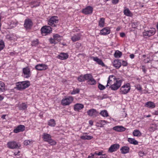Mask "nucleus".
Instances as JSON below:
<instances>
[{"label":"nucleus","instance_id":"f257e3e1","mask_svg":"<svg viewBox=\"0 0 158 158\" xmlns=\"http://www.w3.org/2000/svg\"><path fill=\"white\" fill-rule=\"evenodd\" d=\"M42 136L44 140V141L48 142L51 145H54L56 144V142L52 139L51 136L50 134L44 133Z\"/></svg>","mask_w":158,"mask_h":158},{"label":"nucleus","instance_id":"f03ea898","mask_svg":"<svg viewBox=\"0 0 158 158\" xmlns=\"http://www.w3.org/2000/svg\"><path fill=\"white\" fill-rule=\"evenodd\" d=\"M30 83L29 81H26L19 82L17 85V88L20 90H23L29 87Z\"/></svg>","mask_w":158,"mask_h":158},{"label":"nucleus","instance_id":"7ed1b4c3","mask_svg":"<svg viewBox=\"0 0 158 158\" xmlns=\"http://www.w3.org/2000/svg\"><path fill=\"white\" fill-rule=\"evenodd\" d=\"M85 80H88V84L91 85H95L96 83V81L93 78L92 75L90 74H87L84 75Z\"/></svg>","mask_w":158,"mask_h":158},{"label":"nucleus","instance_id":"20e7f679","mask_svg":"<svg viewBox=\"0 0 158 158\" xmlns=\"http://www.w3.org/2000/svg\"><path fill=\"white\" fill-rule=\"evenodd\" d=\"M59 20L58 17L56 16H53L50 18L48 21L49 25L52 27H56V24L58 23Z\"/></svg>","mask_w":158,"mask_h":158},{"label":"nucleus","instance_id":"39448f33","mask_svg":"<svg viewBox=\"0 0 158 158\" xmlns=\"http://www.w3.org/2000/svg\"><path fill=\"white\" fill-rule=\"evenodd\" d=\"M130 89V84L127 83L122 86L120 89V92L123 94H126L129 91Z\"/></svg>","mask_w":158,"mask_h":158},{"label":"nucleus","instance_id":"423d86ee","mask_svg":"<svg viewBox=\"0 0 158 158\" xmlns=\"http://www.w3.org/2000/svg\"><path fill=\"white\" fill-rule=\"evenodd\" d=\"M116 81L113 84L109 87L113 90H117L120 86L122 83L121 80H116Z\"/></svg>","mask_w":158,"mask_h":158},{"label":"nucleus","instance_id":"0eeeda50","mask_svg":"<svg viewBox=\"0 0 158 158\" xmlns=\"http://www.w3.org/2000/svg\"><path fill=\"white\" fill-rule=\"evenodd\" d=\"M52 29L49 26H44L42 27L41 29V33L43 35H46L52 31Z\"/></svg>","mask_w":158,"mask_h":158},{"label":"nucleus","instance_id":"6e6552de","mask_svg":"<svg viewBox=\"0 0 158 158\" xmlns=\"http://www.w3.org/2000/svg\"><path fill=\"white\" fill-rule=\"evenodd\" d=\"M73 100V97L69 96L63 99L61 101V104L63 106L69 105Z\"/></svg>","mask_w":158,"mask_h":158},{"label":"nucleus","instance_id":"1a4fd4ad","mask_svg":"<svg viewBox=\"0 0 158 158\" xmlns=\"http://www.w3.org/2000/svg\"><path fill=\"white\" fill-rule=\"evenodd\" d=\"M33 25L31 20L29 19H26L24 22V27L26 29H30Z\"/></svg>","mask_w":158,"mask_h":158},{"label":"nucleus","instance_id":"9d476101","mask_svg":"<svg viewBox=\"0 0 158 158\" xmlns=\"http://www.w3.org/2000/svg\"><path fill=\"white\" fill-rule=\"evenodd\" d=\"M7 147L11 149H14L19 148L20 145L19 146L17 143L15 141H10L7 143Z\"/></svg>","mask_w":158,"mask_h":158},{"label":"nucleus","instance_id":"9b49d317","mask_svg":"<svg viewBox=\"0 0 158 158\" xmlns=\"http://www.w3.org/2000/svg\"><path fill=\"white\" fill-rule=\"evenodd\" d=\"M23 77L28 78L31 76V74L30 69L27 67L23 69Z\"/></svg>","mask_w":158,"mask_h":158},{"label":"nucleus","instance_id":"f8f14e48","mask_svg":"<svg viewBox=\"0 0 158 158\" xmlns=\"http://www.w3.org/2000/svg\"><path fill=\"white\" fill-rule=\"evenodd\" d=\"M87 113L89 116L94 118L98 115V112L95 109H92L88 110Z\"/></svg>","mask_w":158,"mask_h":158},{"label":"nucleus","instance_id":"ddd939ff","mask_svg":"<svg viewBox=\"0 0 158 158\" xmlns=\"http://www.w3.org/2000/svg\"><path fill=\"white\" fill-rule=\"evenodd\" d=\"M35 69L39 71H42L48 69V66L47 65L45 64H38L36 65L35 66Z\"/></svg>","mask_w":158,"mask_h":158},{"label":"nucleus","instance_id":"4468645a","mask_svg":"<svg viewBox=\"0 0 158 158\" xmlns=\"http://www.w3.org/2000/svg\"><path fill=\"white\" fill-rule=\"evenodd\" d=\"M117 80V79L113 75H110V76L108 78V80L107 82V84L106 85V87H107L108 86H110V85H111L113 84V81H115Z\"/></svg>","mask_w":158,"mask_h":158},{"label":"nucleus","instance_id":"2eb2a0df","mask_svg":"<svg viewBox=\"0 0 158 158\" xmlns=\"http://www.w3.org/2000/svg\"><path fill=\"white\" fill-rule=\"evenodd\" d=\"M93 8L92 7L88 6L85 8L83 9L82 12L85 15L91 14L92 13Z\"/></svg>","mask_w":158,"mask_h":158},{"label":"nucleus","instance_id":"dca6fc26","mask_svg":"<svg viewBox=\"0 0 158 158\" xmlns=\"http://www.w3.org/2000/svg\"><path fill=\"white\" fill-rule=\"evenodd\" d=\"M25 127L24 125H20L18 126L14 130V132L15 133H18L20 132H23L25 130Z\"/></svg>","mask_w":158,"mask_h":158},{"label":"nucleus","instance_id":"f3484780","mask_svg":"<svg viewBox=\"0 0 158 158\" xmlns=\"http://www.w3.org/2000/svg\"><path fill=\"white\" fill-rule=\"evenodd\" d=\"M119 145L118 144H115L111 145L108 149V151L112 152L116 151L119 148Z\"/></svg>","mask_w":158,"mask_h":158},{"label":"nucleus","instance_id":"a211bd4d","mask_svg":"<svg viewBox=\"0 0 158 158\" xmlns=\"http://www.w3.org/2000/svg\"><path fill=\"white\" fill-rule=\"evenodd\" d=\"M121 60H116L113 62V65L116 68L119 69L121 65Z\"/></svg>","mask_w":158,"mask_h":158},{"label":"nucleus","instance_id":"6ab92c4d","mask_svg":"<svg viewBox=\"0 0 158 158\" xmlns=\"http://www.w3.org/2000/svg\"><path fill=\"white\" fill-rule=\"evenodd\" d=\"M155 32V30L154 29H151L148 31H147L143 32L144 35L148 36H151L154 35Z\"/></svg>","mask_w":158,"mask_h":158},{"label":"nucleus","instance_id":"aec40b11","mask_svg":"<svg viewBox=\"0 0 158 158\" xmlns=\"http://www.w3.org/2000/svg\"><path fill=\"white\" fill-rule=\"evenodd\" d=\"M110 30L109 27H105L100 31V34L102 35H106L110 33Z\"/></svg>","mask_w":158,"mask_h":158},{"label":"nucleus","instance_id":"412c9836","mask_svg":"<svg viewBox=\"0 0 158 158\" xmlns=\"http://www.w3.org/2000/svg\"><path fill=\"white\" fill-rule=\"evenodd\" d=\"M113 129L117 132H123L125 131L126 128L122 126H117L114 127Z\"/></svg>","mask_w":158,"mask_h":158},{"label":"nucleus","instance_id":"4be33fe9","mask_svg":"<svg viewBox=\"0 0 158 158\" xmlns=\"http://www.w3.org/2000/svg\"><path fill=\"white\" fill-rule=\"evenodd\" d=\"M69 55L67 53L61 52L58 56V58L61 60H64L67 59Z\"/></svg>","mask_w":158,"mask_h":158},{"label":"nucleus","instance_id":"5701e85b","mask_svg":"<svg viewBox=\"0 0 158 158\" xmlns=\"http://www.w3.org/2000/svg\"><path fill=\"white\" fill-rule=\"evenodd\" d=\"M87 133H84L83 135L80 136V138L83 140H90L92 139L93 138V137L90 135H87Z\"/></svg>","mask_w":158,"mask_h":158},{"label":"nucleus","instance_id":"b1692460","mask_svg":"<svg viewBox=\"0 0 158 158\" xmlns=\"http://www.w3.org/2000/svg\"><path fill=\"white\" fill-rule=\"evenodd\" d=\"M81 38V35L79 34H76L71 37V40L73 42L79 40Z\"/></svg>","mask_w":158,"mask_h":158},{"label":"nucleus","instance_id":"393cba45","mask_svg":"<svg viewBox=\"0 0 158 158\" xmlns=\"http://www.w3.org/2000/svg\"><path fill=\"white\" fill-rule=\"evenodd\" d=\"M83 107L84 106L83 104L77 103L74 106V110L75 111H78L83 109Z\"/></svg>","mask_w":158,"mask_h":158},{"label":"nucleus","instance_id":"a878e982","mask_svg":"<svg viewBox=\"0 0 158 158\" xmlns=\"http://www.w3.org/2000/svg\"><path fill=\"white\" fill-rule=\"evenodd\" d=\"M145 106L149 108H153L155 107V105L154 103L152 102H148L145 104Z\"/></svg>","mask_w":158,"mask_h":158},{"label":"nucleus","instance_id":"bb28decb","mask_svg":"<svg viewBox=\"0 0 158 158\" xmlns=\"http://www.w3.org/2000/svg\"><path fill=\"white\" fill-rule=\"evenodd\" d=\"M129 148L127 146H124L122 147L121 149V152L122 154H125L128 153L129 151Z\"/></svg>","mask_w":158,"mask_h":158},{"label":"nucleus","instance_id":"cd10ccee","mask_svg":"<svg viewBox=\"0 0 158 158\" xmlns=\"http://www.w3.org/2000/svg\"><path fill=\"white\" fill-rule=\"evenodd\" d=\"M92 58L93 60L95 61H96L99 65H101L103 66L105 65L103 63L102 60L99 59H98L97 57H93Z\"/></svg>","mask_w":158,"mask_h":158},{"label":"nucleus","instance_id":"c85d7f7f","mask_svg":"<svg viewBox=\"0 0 158 158\" xmlns=\"http://www.w3.org/2000/svg\"><path fill=\"white\" fill-rule=\"evenodd\" d=\"M108 122L105 120H101L99 122L97 123V124H100V125H98V127H103L104 125L106 124Z\"/></svg>","mask_w":158,"mask_h":158},{"label":"nucleus","instance_id":"c756f323","mask_svg":"<svg viewBox=\"0 0 158 158\" xmlns=\"http://www.w3.org/2000/svg\"><path fill=\"white\" fill-rule=\"evenodd\" d=\"M127 140L130 143L132 144L135 145L138 144V142L134 139L128 138Z\"/></svg>","mask_w":158,"mask_h":158},{"label":"nucleus","instance_id":"7c9ffc66","mask_svg":"<svg viewBox=\"0 0 158 158\" xmlns=\"http://www.w3.org/2000/svg\"><path fill=\"white\" fill-rule=\"evenodd\" d=\"M105 19L103 18H101L98 22V25L101 27H103L104 26Z\"/></svg>","mask_w":158,"mask_h":158},{"label":"nucleus","instance_id":"2f4dec72","mask_svg":"<svg viewBox=\"0 0 158 158\" xmlns=\"http://www.w3.org/2000/svg\"><path fill=\"white\" fill-rule=\"evenodd\" d=\"M48 125L49 126L54 127L55 126L56 124L55 121L54 119H51L48 122Z\"/></svg>","mask_w":158,"mask_h":158},{"label":"nucleus","instance_id":"473e14b6","mask_svg":"<svg viewBox=\"0 0 158 158\" xmlns=\"http://www.w3.org/2000/svg\"><path fill=\"white\" fill-rule=\"evenodd\" d=\"M124 13L126 15L128 16H131L132 15V13L128 8H127L124 10Z\"/></svg>","mask_w":158,"mask_h":158},{"label":"nucleus","instance_id":"72a5a7b5","mask_svg":"<svg viewBox=\"0 0 158 158\" xmlns=\"http://www.w3.org/2000/svg\"><path fill=\"white\" fill-rule=\"evenodd\" d=\"M133 135L135 136H139L142 135L141 132L138 130H135L133 132Z\"/></svg>","mask_w":158,"mask_h":158},{"label":"nucleus","instance_id":"f704fd0d","mask_svg":"<svg viewBox=\"0 0 158 158\" xmlns=\"http://www.w3.org/2000/svg\"><path fill=\"white\" fill-rule=\"evenodd\" d=\"M114 55L115 58H120L122 55V53L119 51L117 50L115 51Z\"/></svg>","mask_w":158,"mask_h":158},{"label":"nucleus","instance_id":"c9c22d12","mask_svg":"<svg viewBox=\"0 0 158 158\" xmlns=\"http://www.w3.org/2000/svg\"><path fill=\"white\" fill-rule=\"evenodd\" d=\"M27 105L25 103H22L20 104L19 106V110H23L27 109Z\"/></svg>","mask_w":158,"mask_h":158},{"label":"nucleus","instance_id":"e433bc0d","mask_svg":"<svg viewBox=\"0 0 158 158\" xmlns=\"http://www.w3.org/2000/svg\"><path fill=\"white\" fill-rule=\"evenodd\" d=\"M100 114H101L102 116L104 117H107L108 116V114L107 111L106 110H102L100 113Z\"/></svg>","mask_w":158,"mask_h":158},{"label":"nucleus","instance_id":"4c0bfd02","mask_svg":"<svg viewBox=\"0 0 158 158\" xmlns=\"http://www.w3.org/2000/svg\"><path fill=\"white\" fill-rule=\"evenodd\" d=\"M5 90V86L4 84L2 81H0V92H3Z\"/></svg>","mask_w":158,"mask_h":158},{"label":"nucleus","instance_id":"58836bf2","mask_svg":"<svg viewBox=\"0 0 158 158\" xmlns=\"http://www.w3.org/2000/svg\"><path fill=\"white\" fill-rule=\"evenodd\" d=\"M156 129V126L155 124H152L151 125L149 128V130L150 131H153Z\"/></svg>","mask_w":158,"mask_h":158},{"label":"nucleus","instance_id":"ea45409f","mask_svg":"<svg viewBox=\"0 0 158 158\" xmlns=\"http://www.w3.org/2000/svg\"><path fill=\"white\" fill-rule=\"evenodd\" d=\"M53 38L56 41H57L58 42L60 41L61 40V37L60 35L58 34H56L54 35Z\"/></svg>","mask_w":158,"mask_h":158},{"label":"nucleus","instance_id":"a19ab883","mask_svg":"<svg viewBox=\"0 0 158 158\" xmlns=\"http://www.w3.org/2000/svg\"><path fill=\"white\" fill-rule=\"evenodd\" d=\"M77 80L79 82H83L85 81L84 75V76L81 75L77 78Z\"/></svg>","mask_w":158,"mask_h":158},{"label":"nucleus","instance_id":"79ce46f5","mask_svg":"<svg viewBox=\"0 0 158 158\" xmlns=\"http://www.w3.org/2000/svg\"><path fill=\"white\" fill-rule=\"evenodd\" d=\"M33 141L32 140L30 141L29 140H25L24 141L23 143L24 145H29L32 143Z\"/></svg>","mask_w":158,"mask_h":158},{"label":"nucleus","instance_id":"37998d69","mask_svg":"<svg viewBox=\"0 0 158 158\" xmlns=\"http://www.w3.org/2000/svg\"><path fill=\"white\" fill-rule=\"evenodd\" d=\"M4 47V43L3 40H1L0 41V51L2 50Z\"/></svg>","mask_w":158,"mask_h":158},{"label":"nucleus","instance_id":"c03bdc74","mask_svg":"<svg viewBox=\"0 0 158 158\" xmlns=\"http://www.w3.org/2000/svg\"><path fill=\"white\" fill-rule=\"evenodd\" d=\"M80 89H73L72 92L71 93L72 94H75L79 93Z\"/></svg>","mask_w":158,"mask_h":158},{"label":"nucleus","instance_id":"a18cd8bd","mask_svg":"<svg viewBox=\"0 0 158 158\" xmlns=\"http://www.w3.org/2000/svg\"><path fill=\"white\" fill-rule=\"evenodd\" d=\"M135 88L139 91H141L142 90V88L139 84H138L135 86Z\"/></svg>","mask_w":158,"mask_h":158},{"label":"nucleus","instance_id":"49530a36","mask_svg":"<svg viewBox=\"0 0 158 158\" xmlns=\"http://www.w3.org/2000/svg\"><path fill=\"white\" fill-rule=\"evenodd\" d=\"M139 155L140 156H143L146 155V153L143 151H140L139 152Z\"/></svg>","mask_w":158,"mask_h":158},{"label":"nucleus","instance_id":"de8ad7c7","mask_svg":"<svg viewBox=\"0 0 158 158\" xmlns=\"http://www.w3.org/2000/svg\"><path fill=\"white\" fill-rule=\"evenodd\" d=\"M98 88L101 90H103L105 89V87L100 84H99Z\"/></svg>","mask_w":158,"mask_h":158},{"label":"nucleus","instance_id":"09e8293b","mask_svg":"<svg viewBox=\"0 0 158 158\" xmlns=\"http://www.w3.org/2000/svg\"><path fill=\"white\" fill-rule=\"evenodd\" d=\"M38 44V40H35L33 41L32 42V45L35 46Z\"/></svg>","mask_w":158,"mask_h":158},{"label":"nucleus","instance_id":"8fccbe9b","mask_svg":"<svg viewBox=\"0 0 158 158\" xmlns=\"http://www.w3.org/2000/svg\"><path fill=\"white\" fill-rule=\"evenodd\" d=\"M49 40H50V42L51 44H56V43H57L56 42L55 40L54 39V38H53V39L51 38Z\"/></svg>","mask_w":158,"mask_h":158},{"label":"nucleus","instance_id":"3c124183","mask_svg":"<svg viewBox=\"0 0 158 158\" xmlns=\"http://www.w3.org/2000/svg\"><path fill=\"white\" fill-rule=\"evenodd\" d=\"M122 65L123 66H126L127 65V62H126V61H125L122 60Z\"/></svg>","mask_w":158,"mask_h":158},{"label":"nucleus","instance_id":"603ef678","mask_svg":"<svg viewBox=\"0 0 158 158\" xmlns=\"http://www.w3.org/2000/svg\"><path fill=\"white\" fill-rule=\"evenodd\" d=\"M119 0H112V3L114 4H116L118 3Z\"/></svg>","mask_w":158,"mask_h":158},{"label":"nucleus","instance_id":"864d4df0","mask_svg":"<svg viewBox=\"0 0 158 158\" xmlns=\"http://www.w3.org/2000/svg\"><path fill=\"white\" fill-rule=\"evenodd\" d=\"M102 97L103 98V99H104L107 98L108 97V95L106 94H103L102 95Z\"/></svg>","mask_w":158,"mask_h":158},{"label":"nucleus","instance_id":"5fc2aeb1","mask_svg":"<svg viewBox=\"0 0 158 158\" xmlns=\"http://www.w3.org/2000/svg\"><path fill=\"white\" fill-rule=\"evenodd\" d=\"M107 157V155L106 154H103L102 156L99 157V158H106Z\"/></svg>","mask_w":158,"mask_h":158},{"label":"nucleus","instance_id":"6e6d98bb","mask_svg":"<svg viewBox=\"0 0 158 158\" xmlns=\"http://www.w3.org/2000/svg\"><path fill=\"white\" fill-rule=\"evenodd\" d=\"M132 27L133 28H135L136 27V23H132Z\"/></svg>","mask_w":158,"mask_h":158},{"label":"nucleus","instance_id":"4d7b16f0","mask_svg":"<svg viewBox=\"0 0 158 158\" xmlns=\"http://www.w3.org/2000/svg\"><path fill=\"white\" fill-rule=\"evenodd\" d=\"M103 152L102 151H100L98 152V156H102L103 154Z\"/></svg>","mask_w":158,"mask_h":158},{"label":"nucleus","instance_id":"13d9d810","mask_svg":"<svg viewBox=\"0 0 158 158\" xmlns=\"http://www.w3.org/2000/svg\"><path fill=\"white\" fill-rule=\"evenodd\" d=\"M152 114L153 115H158V110L155 111L154 112L152 113Z\"/></svg>","mask_w":158,"mask_h":158},{"label":"nucleus","instance_id":"bf43d9fd","mask_svg":"<svg viewBox=\"0 0 158 158\" xmlns=\"http://www.w3.org/2000/svg\"><path fill=\"white\" fill-rule=\"evenodd\" d=\"M120 36L121 37H123L125 36V34L124 33H120Z\"/></svg>","mask_w":158,"mask_h":158},{"label":"nucleus","instance_id":"052dcab7","mask_svg":"<svg viewBox=\"0 0 158 158\" xmlns=\"http://www.w3.org/2000/svg\"><path fill=\"white\" fill-rule=\"evenodd\" d=\"M90 155H89L88 156V158H94V155L92 154L91 153L90 154Z\"/></svg>","mask_w":158,"mask_h":158},{"label":"nucleus","instance_id":"680f3d73","mask_svg":"<svg viewBox=\"0 0 158 158\" xmlns=\"http://www.w3.org/2000/svg\"><path fill=\"white\" fill-rule=\"evenodd\" d=\"M134 56H135L133 54H131L130 55V58H131V59L134 58Z\"/></svg>","mask_w":158,"mask_h":158},{"label":"nucleus","instance_id":"e2e57ef3","mask_svg":"<svg viewBox=\"0 0 158 158\" xmlns=\"http://www.w3.org/2000/svg\"><path fill=\"white\" fill-rule=\"evenodd\" d=\"M98 99L99 100H102L103 98L102 97V96H99L98 97Z\"/></svg>","mask_w":158,"mask_h":158},{"label":"nucleus","instance_id":"0e129e2a","mask_svg":"<svg viewBox=\"0 0 158 158\" xmlns=\"http://www.w3.org/2000/svg\"><path fill=\"white\" fill-rule=\"evenodd\" d=\"M89 123L91 126H92L93 125V122L92 120H90L89 121Z\"/></svg>","mask_w":158,"mask_h":158},{"label":"nucleus","instance_id":"69168bd1","mask_svg":"<svg viewBox=\"0 0 158 158\" xmlns=\"http://www.w3.org/2000/svg\"><path fill=\"white\" fill-rule=\"evenodd\" d=\"M91 154L93 155H94V156L95 155H98V152H96L94 153H91Z\"/></svg>","mask_w":158,"mask_h":158},{"label":"nucleus","instance_id":"338daca9","mask_svg":"<svg viewBox=\"0 0 158 158\" xmlns=\"http://www.w3.org/2000/svg\"><path fill=\"white\" fill-rule=\"evenodd\" d=\"M143 71L145 73L146 70L145 69V68L143 66L142 68Z\"/></svg>","mask_w":158,"mask_h":158},{"label":"nucleus","instance_id":"774afa93","mask_svg":"<svg viewBox=\"0 0 158 158\" xmlns=\"http://www.w3.org/2000/svg\"><path fill=\"white\" fill-rule=\"evenodd\" d=\"M6 116V115L3 114L1 116V118L3 119H5V117Z\"/></svg>","mask_w":158,"mask_h":158}]
</instances>
